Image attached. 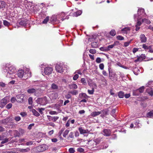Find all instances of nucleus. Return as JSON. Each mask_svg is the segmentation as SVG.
Wrapping results in <instances>:
<instances>
[{"label": "nucleus", "mask_w": 153, "mask_h": 153, "mask_svg": "<svg viewBox=\"0 0 153 153\" xmlns=\"http://www.w3.org/2000/svg\"><path fill=\"white\" fill-rule=\"evenodd\" d=\"M7 71V77L12 79L13 78L14 76V74L16 71L15 67L9 64H7L6 69H4V72H6Z\"/></svg>", "instance_id": "1"}, {"label": "nucleus", "mask_w": 153, "mask_h": 153, "mask_svg": "<svg viewBox=\"0 0 153 153\" xmlns=\"http://www.w3.org/2000/svg\"><path fill=\"white\" fill-rule=\"evenodd\" d=\"M17 74L19 77L22 78L24 79H27L31 76V73L29 72L28 69L24 70H19L17 72Z\"/></svg>", "instance_id": "2"}, {"label": "nucleus", "mask_w": 153, "mask_h": 153, "mask_svg": "<svg viewBox=\"0 0 153 153\" xmlns=\"http://www.w3.org/2000/svg\"><path fill=\"white\" fill-rule=\"evenodd\" d=\"M55 68L57 72L62 73L64 71L65 65L62 63H58L56 65Z\"/></svg>", "instance_id": "3"}, {"label": "nucleus", "mask_w": 153, "mask_h": 153, "mask_svg": "<svg viewBox=\"0 0 153 153\" xmlns=\"http://www.w3.org/2000/svg\"><path fill=\"white\" fill-rule=\"evenodd\" d=\"M1 123L4 125H10L13 123V119L10 117H8L1 121Z\"/></svg>", "instance_id": "4"}, {"label": "nucleus", "mask_w": 153, "mask_h": 153, "mask_svg": "<svg viewBox=\"0 0 153 153\" xmlns=\"http://www.w3.org/2000/svg\"><path fill=\"white\" fill-rule=\"evenodd\" d=\"M48 148V147L47 146L43 145L36 147V149L38 152H42L46 150Z\"/></svg>", "instance_id": "5"}, {"label": "nucleus", "mask_w": 153, "mask_h": 153, "mask_svg": "<svg viewBox=\"0 0 153 153\" xmlns=\"http://www.w3.org/2000/svg\"><path fill=\"white\" fill-rule=\"evenodd\" d=\"M16 101L18 102H22L24 101V96L23 94H20L16 96Z\"/></svg>", "instance_id": "6"}, {"label": "nucleus", "mask_w": 153, "mask_h": 153, "mask_svg": "<svg viewBox=\"0 0 153 153\" xmlns=\"http://www.w3.org/2000/svg\"><path fill=\"white\" fill-rule=\"evenodd\" d=\"M53 71L51 67H46L44 70V73L46 75H49L51 74Z\"/></svg>", "instance_id": "7"}, {"label": "nucleus", "mask_w": 153, "mask_h": 153, "mask_svg": "<svg viewBox=\"0 0 153 153\" xmlns=\"http://www.w3.org/2000/svg\"><path fill=\"white\" fill-rule=\"evenodd\" d=\"M102 132L103 134L106 136H110L111 134V131L110 130L108 129H104L102 131Z\"/></svg>", "instance_id": "8"}, {"label": "nucleus", "mask_w": 153, "mask_h": 153, "mask_svg": "<svg viewBox=\"0 0 153 153\" xmlns=\"http://www.w3.org/2000/svg\"><path fill=\"white\" fill-rule=\"evenodd\" d=\"M140 39L141 43H145L147 41V38L145 35L143 34H141L140 36Z\"/></svg>", "instance_id": "9"}, {"label": "nucleus", "mask_w": 153, "mask_h": 153, "mask_svg": "<svg viewBox=\"0 0 153 153\" xmlns=\"http://www.w3.org/2000/svg\"><path fill=\"white\" fill-rule=\"evenodd\" d=\"M79 131L81 134H83L88 133L89 131L88 130H85L83 129L82 127H80L78 128Z\"/></svg>", "instance_id": "10"}, {"label": "nucleus", "mask_w": 153, "mask_h": 153, "mask_svg": "<svg viewBox=\"0 0 153 153\" xmlns=\"http://www.w3.org/2000/svg\"><path fill=\"white\" fill-rule=\"evenodd\" d=\"M102 139V138L99 137L97 139H94L92 142L93 144H95V145L99 144V143L101 142Z\"/></svg>", "instance_id": "11"}, {"label": "nucleus", "mask_w": 153, "mask_h": 153, "mask_svg": "<svg viewBox=\"0 0 153 153\" xmlns=\"http://www.w3.org/2000/svg\"><path fill=\"white\" fill-rule=\"evenodd\" d=\"M58 118L59 117L57 116L51 117V116H49L48 119L50 121H53L55 122L57 120Z\"/></svg>", "instance_id": "12"}, {"label": "nucleus", "mask_w": 153, "mask_h": 153, "mask_svg": "<svg viewBox=\"0 0 153 153\" xmlns=\"http://www.w3.org/2000/svg\"><path fill=\"white\" fill-rule=\"evenodd\" d=\"M7 100L5 98H4L2 99L1 101V104L0 105L1 107H3L7 104Z\"/></svg>", "instance_id": "13"}, {"label": "nucleus", "mask_w": 153, "mask_h": 153, "mask_svg": "<svg viewBox=\"0 0 153 153\" xmlns=\"http://www.w3.org/2000/svg\"><path fill=\"white\" fill-rule=\"evenodd\" d=\"M145 56L144 54H142V55L138 58H137V59L135 60L136 62L137 61H141L143 59H145Z\"/></svg>", "instance_id": "14"}, {"label": "nucleus", "mask_w": 153, "mask_h": 153, "mask_svg": "<svg viewBox=\"0 0 153 153\" xmlns=\"http://www.w3.org/2000/svg\"><path fill=\"white\" fill-rule=\"evenodd\" d=\"M146 92L150 95H153V89L152 88H149L147 89Z\"/></svg>", "instance_id": "15"}, {"label": "nucleus", "mask_w": 153, "mask_h": 153, "mask_svg": "<svg viewBox=\"0 0 153 153\" xmlns=\"http://www.w3.org/2000/svg\"><path fill=\"white\" fill-rule=\"evenodd\" d=\"M119 42L116 41L114 42L113 44L109 45L107 47V49H108V51H109L110 49L112 48L114 46L116 45Z\"/></svg>", "instance_id": "16"}, {"label": "nucleus", "mask_w": 153, "mask_h": 153, "mask_svg": "<svg viewBox=\"0 0 153 153\" xmlns=\"http://www.w3.org/2000/svg\"><path fill=\"white\" fill-rule=\"evenodd\" d=\"M101 114L100 111H94L92 112L91 114V115L93 117H94L99 115Z\"/></svg>", "instance_id": "17"}, {"label": "nucleus", "mask_w": 153, "mask_h": 153, "mask_svg": "<svg viewBox=\"0 0 153 153\" xmlns=\"http://www.w3.org/2000/svg\"><path fill=\"white\" fill-rule=\"evenodd\" d=\"M69 87L70 89H76L77 88V86L76 84H71L69 85Z\"/></svg>", "instance_id": "18"}, {"label": "nucleus", "mask_w": 153, "mask_h": 153, "mask_svg": "<svg viewBox=\"0 0 153 153\" xmlns=\"http://www.w3.org/2000/svg\"><path fill=\"white\" fill-rule=\"evenodd\" d=\"M79 96L81 99H87L88 97V96L84 93L79 94Z\"/></svg>", "instance_id": "19"}, {"label": "nucleus", "mask_w": 153, "mask_h": 153, "mask_svg": "<svg viewBox=\"0 0 153 153\" xmlns=\"http://www.w3.org/2000/svg\"><path fill=\"white\" fill-rule=\"evenodd\" d=\"M14 135L15 137H19L20 135V133L18 131L15 130L13 131Z\"/></svg>", "instance_id": "20"}, {"label": "nucleus", "mask_w": 153, "mask_h": 153, "mask_svg": "<svg viewBox=\"0 0 153 153\" xmlns=\"http://www.w3.org/2000/svg\"><path fill=\"white\" fill-rule=\"evenodd\" d=\"M78 91L76 90H73L68 92V93H70L73 95H76L78 94Z\"/></svg>", "instance_id": "21"}, {"label": "nucleus", "mask_w": 153, "mask_h": 153, "mask_svg": "<svg viewBox=\"0 0 153 153\" xmlns=\"http://www.w3.org/2000/svg\"><path fill=\"white\" fill-rule=\"evenodd\" d=\"M146 116L148 117L152 118L153 117V110H152L148 112Z\"/></svg>", "instance_id": "22"}, {"label": "nucleus", "mask_w": 153, "mask_h": 153, "mask_svg": "<svg viewBox=\"0 0 153 153\" xmlns=\"http://www.w3.org/2000/svg\"><path fill=\"white\" fill-rule=\"evenodd\" d=\"M98 45V43L97 42H93L91 43V46L93 48H97Z\"/></svg>", "instance_id": "23"}, {"label": "nucleus", "mask_w": 153, "mask_h": 153, "mask_svg": "<svg viewBox=\"0 0 153 153\" xmlns=\"http://www.w3.org/2000/svg\"><path fill=\"white\" fill-rule=\"evenodd\" d=\"M110 68H108V71H109V78L110 79L113 80H112L113 77H114L115 76V74L114 73H111L110 72Z\"/></svg>", "instance_id": "24"}, {"label": "nucleus", "mask_w": 153, "mask_h": 153, "mask_svg": "<svg viewBox=\"0 0 153 153\" xmlns=\"http://www.w3.org/2000/svg\"><path fill=\"white\" fill-rule=\"evenodd\" d=\"M51 88L52 89L55 90H57L58 89V86L54 83L51 84Z\"/></svg>", "instance_id": "25"}, {"label": "nucleus", "mask_w": 153, "mask_h": 153, "mask_svg": "<svg viewBox=\"0 0 153 153\" xmlns=\"http://www.w3.org/2000/svg\"><path fill=\"white\" fill-rule=\"evenodd\" d=\"M45 100V99L42 98H38L37 99V101L38 104H40L42 105V101H43Z\"/></svg>", "instance_id": "26"}, {"label": "nucleus", "mask_w": 153, "mask_h": 153, "mask_svg": "<svg viewBox=\"0 0 153 153\" xmlns=\"http://www.w3.org/2000/svg\"><path fill=\"white\" fill-rule=\"evenodd\" d=\"M124 96V93L122 91H120L118 93V96L120 98H123Z\"/></svg>", "instance_id": "27"}, {"label": "nucleus", "mask_w": 153, "mask_h": 153, "mask_svg": "<svg viewBox=\"0 0 153 153\" xmlns=\"http://www.w3.org/2000/svg\"><path fill=\"white\" fill-rule=\"evenodd\" d=\"M30 150V149L28 148L25 149H19V151L23 153L27 152L29 151Z\"/></svg>", "instance_id": "28"}, {"label": "nucleus", "mask_w": 153, "mask_h": 153, "mask_svg": "<svg viewBox=\"0 0 153 153\" xmlns=\"http://www.w3.org/2000/svg\"><path fill=\"white\" fill-rule=\"evenodd\" d=\"M27 92L29 94L33 93L36 92V90L34 88H29L27 90Z\"/></svg>", "instance_id": "29"}, {"label": "nucleus", "mask_w": 153, "mask_h": 153, "mask_svg": "<svg viewBox=\"0 0 153 153\" xmlns=\"http://www.w3.org/2000/svg\"><path fill=\"white\" fill-rule=\"evenodd\" d=\"M32 112L33 114L35 116L38 117L40 115L34 109H33Z\"/></svg>", "instance_id": "30"}, {"label": "nucleus", "mask_w": 153, "mask_h": 153, "mask_svg": "<svg viewBox=\"0 0 153 153\" xmlns=\"http://www.w3.org/2000/svg\"><path fill=\"white\" fill-rule=\"evenodd\" d=\"M19 24L21 25L25 26L27 24V21L25 20H22L19 22Z\"/></svg>", "instance_id": "31"}, {"label": "nucleus", "mask_w": 153, "mask_h": 153, "mask_svg": "<svg viewBox=\"0 0 153 153\" xmlns=\"http://www.w3.org/2000/svg\"><path fill=\"white\" fill-rule=\"evenodd\" d=\"M88 85L91 87H92L94 88H96L97 86L96 84L94 82H93L92 83H90L88 82Z\"/></svg>", "instance_id": "32"}, {"label": "nucleus", "mask_w": 153, "mask_h": 153, "mask_svg": "<svg viewBox=\"0 0 153 153\" xmlns=\"http://www.w3.org/2000/svg\"><path fill=\"white\" fill-rule=\"evenodd\" d=\"M144 89V87L143 86L136 90V92L139 91L140 93H143Z\"/></svg>", "instance_id": "33"}, {"label": "nucleus", "mask_w": 153, "mask_h": 153, "mask_svg": "<svg viewBox=\"0 0 153 153\" xmlns=\"http://www.w3.org/2000/svg\"><path fill=\"white\" fill-rule=\"evenodd\" d=\"M130 30V28L128 27H126L123 28L122 30V31L124 33H127Z\"/></svg>", "instance_id": "34"}, {"label": "nucleus", "mask_w": 153, "mask_h": 153, "mask_svg": "<svg viewBox=\"0 0 153 153\" xmlns=\"http://www.w3.org/2000/svg\"><path fill=\"white\" fill-rule=\"evenodd\" d=\"M82 13V12L79 11L73 13V16H74L77 17L79 16Z\"/></svg>", "instance_id": "35"}, {"label": "nucleus", "mask_w": 153, "mask_h": 153, "mask_svg": "<svg viewBox=\"0 0 153 153\" xmlns=\"http://www.w3.org/2000/svg\"><path fill=\"white\" fill-rule=\"evenodd\" d=\"M144 12V9H139L138 10V16L141 15L142 13H143Z\"/></svg>", "instance_id": "36"}, {"label": "nucleus", "mask_w": 153, "mask_h": 153, "mask_svg": "<svg viewBox=\"0 0 153 153\" xmlns=\"http://www.w3.org/2000/svg\"><path fill=\"white\" fill-rule=\"evenodd\" d=\"M142 22H143L149 24L151 23L150 21L146 19H144L142 20Z\"/></svg>", "instance_id": "37"}, {"label": "nucleus", "mask_w": 153, "mask_h": 153, "mask_svg": "<svg viewBox=\"0 0 153 153\" xmlns=\"http://www.w3.org/2000/svg\"><path fill=\"white\" fill-rule=\"evenodd\" d=\"M0 4V8H3L5 7V3L4 1H1Z\"/></svg>", "instance_id": "38"}, {"label": "nucleus", "mask_w": 153, "mask_h": 153, "mask_svg": "<svg viewBox=\"0 0 153 153\" xmlns=\"http://www.w3.org/2000/svg\"><path fill=\"white\" fill-rule=\"evenodd\" d=\"M116 34V32L114 30H112L110 32V34L112 36H114Z\"/></svg>", "instance_id": "39"}, {"label": "nucleus", "mask_w": 153, "mask_h": 153, "mask_svg": "<svg viewBox=\"0 0 153 153\" xmlns=\"http://www.w3.org/2000/svg\"><path fill=\"white\" fill-rule=\"evenodd\" d=\"M69 130H65L64 132L63 133V136L65 137H66L67 135L68 134L69 132Z\"/></svg>", "instance_id": "40"}, {"label": "nucleus", "mask_w": 153, "mask_h": 153, "mask_svg": "<svg viewBox=\"0 0 153 153\" xmlns=\"http://www.w3.org/2000/svg\"><path fill=\"white\" fill-rule=\"evenodd\" d=\"M49 17L48 16L43 21L42 23L44 24H46L49 21Z\"/></svg>", "instance_id": "41"}, {"label": "nucleus", "mask_w": 153, "mask_h": 153, "mask_svg": "<svg viewBox=\"0 0 153 153\" xmlns=\"http://www.w3.org/2000/svg\"><path fill=\"white\" fill-rule=\"evenodd\" d=\"M96 51L95 49H90L89 50V52L92 54H95L96 53Z\"/></svg>", "instance_id": "42"}, {"label": "nucleus", "mask_w": 153, "mask_h": 153, "mask_svg": "<svg viewBox=\"0 0 153 153\" xmlns=\"http://www.w3.org/2000/svg\"><path fill=\"white\" fill-rule=\"evenodd\" d=\"M81 82L84 85H86L87 84L86 81L85 79L82 78L81 79Z\"/></svg>", "instance_id": "43"}, {"label": "nucleus", "mask_w": 153, "mask_h": 153, "mask_svg": "<svg viewBox=\"0 0 153 153\" xmlns=\"http://www.w3.org/2000/svg\"><path fill=\"white\" fill-rule=\"evenodd\" d=\"M28 103L29 105H31L33 103V98L32 97H30L28 99Z\"/></svg>", "instance_id": "44"}, {"label": "nucleus", "mask_w": 153, "mask_h": 153, "mask_svg": "<svg viewBox=\"0 0 153 153\" xmlns=\"http://www.w3.org/2000/svg\"><path fill=\"white\" fill-rule=\"evenodd\" d=\"M117 38L118 40H123L124 39V38L123 37L119 35L117 36Z\"/></svg>", "instance_id": "45"}, {"label": "nucleus", "mask_w": 153, "mask_h": 153, "mask_svg": "<svg viewBox=\"0 0 153 153\" xmlns=\"http://www.w3.org/2000/svg\"><path fill=\"white\" fill-rule=\"evenodd\" d=\"M132 39H131L129 41L125 42L124 43V46L125 47L128 46L129 45L131 42L132 41Z\"/></svg>", "instance_id": "46"}, {"label": "nucleus", "mask_w": 153, "mask_h": 153, "mask_svg": "<svg viewBox=\"0 0 153 153\" xmlns=\"http://www.w3.org/2000/svg\"><path fill=\"white\" fill-rule=\"evenodd\" d=\"M88 92L89 94H94V89L93 88H92V89L91 90H88Z\"/></svg>", "instance_id": "47"}, {"label": "nucleus", "mask_w": 153, "mask_h": 153, "mask_svg": "<svg viewBox=\"0 0 153 153\" xmlns=\"http://www.w3.org/2000/svg\"><path fill=\"white\" fill-rule=\"evenodd\" d=\"M116 109H113L111 111V114L113 117H114L115 115L114 114V113L116 112Z\"/></svg>", "instance_id": "48"}, {"label": "nucleus", "mask_w": 153, "mask_h": 153, "mask_svg": "<svg viewBox=\"0 0 153 153\" xmlns=\"http://www.w3.org/2000/svg\"><path fill=\"white\" fill-rule=\"evenodd\" d=\"M3 24L4 25L6 26H8L10 25V23L6 20L3 21Z\"/></svg>", "instance_id": "49"}, {"label": "nucleus", "mask_w": 153, "mask_h": 153, "mask_svg": "<svg viewBox=\"0 0 153 153\" xmlns=\"http://www.w3.org/2000/svg\"><path fill=\"white\" fill-rule=\"evenodd\" d=\"M14 119L16 121L18 122L21 120V117L20 116H17L15 117Z\"/></svg>", "instance_id": "50"}, {"label": "nucleus", "mask_w": 153, "mask_h": 153, "mask_svg": "<svg viewBox=\"0 0 153 153\" xmlns=\"http://www.w3.org/2000/svg\"><path fill=\"white\" fill-rule=\"evenodd\" d=\"M37 110L39 111V112L41 114H42V113H42V111L45 110V108H38L37 109Z\"/></svg>", "instance_id": "51"}, {"label": "nucleus", "mask_w": 153, "mask_h": 153, "mask_svg": "<svg viewBox=\"0 0 153 153\" xmlns=\"http://www.w3.org/2000/svg\"><path fill=\"white\" fill-rule=\"evenodd\" d=\"M69 151L70 153H74L75 151L74 148H70L69 149Z\"/></svg>", "instance_id": "52"}, {"label": "nucleus", "mask_w": 153, "mask_h": 153, "mask_svg": "<svg viewBox=\"0 0 153 153\" xmlns=\"http://www.w3.org/2000/svg\"><path fill=\"white\" fill-rule=\"evenodd\" d=\"M150 47V46L148 47L145 44H143V48L145 49H149Z\"/></svg>", "instance_id": "53"}, {"label": "nucleus", "mask_w": 153, "mask_h": 153, "mask_svg": "<svg viewBox=\"0 0 153 153\" xmlns=\"http://www.w3.org/2000/svg\"><path fill=\"white\" fill-rule=\"evenodd\" d=\"M70 94H71L68 93V94L65 95V97L66 99H69L71 98V96Z\"/></svg>", "instance_id": "54"}, {"label": "nucleus", "mask_w": 153, "mask_h": 153, "mask_svg": "<svg viewBox=\"0 0 153 153\" xmlns=\"http://www.w3.org/2000/svg\"><path fill=\"white\" fill-rule=\"evenodd\" d=\"M102 62L101 58L100 57H97L96 59V62L97 63H100Z\"/></svg>", "instance_id": "55"}, {"label": "nucleus", "mask_w": 153, "mask_h": 153, "mask_svg": "<svg viewBox=\"0 0 153 153\" xmlns=\"http://www.w3.org/2000/svg\"><path fill=\"white\" fill-rule=\"evenodd\" d=\"M100 50L103 51H108V49H107V47H101L100 48Z\"/></svg>", "instance_id": "56"}, {"label": "nucleus", "mask_w": 153, "mask_h": 153, "mask_svg": "<svg viewBox=\"0 0 153 153\" xmlns=\"http://www.w3.org/2000/svg\"><path fill=\"white\" fill-rule=\"evenodd\" d=\"M99 67L101 70H102L104 68V65L103 63H101L100 64Z\"/></svg>", "instance_id": "57"}, {"label": "nucleus", "mask_w": 153, "mask_h": 153, "mask_svg": "<svg viewBox=\"0 0 153 153\" xmlns=\"http://www.w3.org/2000/svg\"><path fill=\"white\" fill-rule=\"evenodd\" d=\"M77 151L80 152H82L84 151V149L82 148H78Z\"/></svg>", "instance_id": "58"}, {"label": "nucleus", "mask_w": 153, "mask_h": 153, "mask_svg": "<svg viewBox=\"0 0 153 153\" xmlns=\"http://www.w3.org/2000/svg\"><path fill=\"white\" fill-rule=\"evenodd\" d=\"M3 140L1 142V144H4L7 142L8 141V139L5 138V139H3Z\"/></svg>", "instance_id": "59"}, {"label": "nucleus", "mask_w": 153, "mask_h": 153, "mask_svg": "<svg viewBox=\"0 0 153 153\" xmlns=\"http://www.w3.org/2000/svg\"><path fill=\"white\" fill-rule=\"evenodd\" d=\"M12 104L11 103H9L6 106V108L8 109H9L11 108Z\"/></svg>", "instance_id": "60"}, {"label": "nucleus", "mask_w": 153, "mask_h": 153, "mask_svg": "<svg viewBox=\"0 0 153 153\" xmlns=\"http://www.w3.org/2000/svg\"><path fill=\"white\" fill-rule=\"evenodd\" d=\"M20 114L22 116V117H24L26 116L27 114L26 112H22L20 113Z\"/></svg>", "instance_id": "61"}, {"label": "nucleus", "mask_w": 153, "mask_h": 153, "mask_svg": "<svg viewBox=\"0 0 153 153\" xmlns=\"http://www.w3.org/2000/svg\"><path fill=\"white\" fill-rule=\"evenodd\" d=\"M16 101V98L14 97H12L10 100V101L12 103Z\"/></svg>", "instance_id": "62"}, {"label": "nucleus", "mask_w": 153, "mask_h": 153, "mask_svg": "<svg viewBox=\"0 0 153 153\" xmlns=\"http://www.w3.org/2000/svg\"><path fill=\"white\" fill-rule=\"evenodd\" d=\"M79 77V75L77 74H76L73 77V79L74 80H76Z\"/></svg>", "instance_id": "63"}, {"label": "nucleus", "mask_w": 153, "mask_h": 153, "mask_svg": "<svg viewBox=\"0 0 153 153\" xmlns=\"http://www.w3.org/2000/svg\"><path fill=\"white\" fill-rule=\"evenodd\" d=\"M34 123L31 124L28 126L27 128L29 130H30L31 129L32 127L34 126Z\"/></svg>", "instance_id": "64"}]
</instances>
